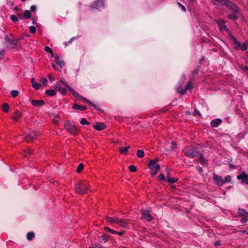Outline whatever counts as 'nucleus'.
I'll return each instance as SVG.
<instances>
[{
  "label": "nucleus",
  "mask_w": 248,
  "mask_h": 248,
  "mask_svg": "<svg viewBox=\"0 0 248 248\" xmlns=\"http://www.w3.org/2000/svg\"><path fill=\"white\" fill-rule=\"evenodd\" d=\"M211 1L214 5L226 6L229 10L233 13V14H239L240 12V8L229 0H211Z\"/></svg>",
  "instance_id": "nucleus-1"
},
{
  "label": "nucleus",
  "mask_w": 248,
  "mask_h": 248,
  "mask_svg": "<svg viewBox=\"0 0 248 248\" xmlns=\"http://www.w3.org/2000/svg\"><path fill=\"white\" fill-rule=\"evenodd\" d=\"M54 90L59 91L61 94H64L67 92V89L73 94V95L77 99L79 97L78 93L74 91L72 88L68 86L63 82L60 81L56 83L54 86Z\"/></svg>",
  "instance_id": "nucleus-2"
},
{
  "label": "nucleus",
  "mask_w": 248,
  "mask_h": 248,
  "mask_svg": "<svg viewBox=\"0 0 248 248\" xmlns=\"http://www.w3.org/2000/svg\"><path fill=\"white\" fill-rule=\"evenodd\" d=\"M76 192L81 195L88 193L90 191L89 185L87 181H82L79 182L75 186Z\"/></svg>",
  "instance_id": "nucleus-3"
},
{
  "label": "nucleus",
  "mask_w": 248,
  "mask_h": 248,
  "mask_svg": "<svg viewBox=\"0 0 248 248\" xmlns=\"http://www.w3.org/2000/svg\"><path fill=\"white\" fill-rule=\"evenodd\" d=\"M231 38L235 45L234 48L235 49L245 51L248 48V40H246L244 44H241V42L238 41L235 37L232 36Z\"/></svg>",
  "instance_id": "nucleus-4"
},
{
  "label": "nucleus",
  "mask_w": 248,
  "mask_h": 248,
  "mask_svg": "<svg viewBox=\"0 0 248 248\" xmlns=\"http://www.w3.org/2000/svg\"><path fill=\"white\" fill-rule=\"evenodd\" d=\"M157 160H151L148 164V168L152 171L151 174L155 176L160 170V166L157 164Z\"/></svg>",
  "instance_id": "nucleus-5"
},
{
  "label": "nucleus",
  "mask_w": 248,
  "mask_h": 248,
  "mask_svg": "<svg viewBox=\"0 0 248 248\" xmlns=\"http://www.w3.org/2000/svg\"><path fill=\"white\" fill-rule=\"evenodd\" d=\"M183 151L186 155L191 158L194 157L197 154L196 149L192 146L185 147Z\"/></svg>",
  "instance_id": "nucleus-6"
},
{
  "label": "nucleus",
  "mask_w": 248,
  "mask_h": 248,
  "mask_svg": "<svg viewBox=\"0 0 248 248\" xmlns=\"http://www.w3.org/2000/svg\"><path fill=\"white\" fill-rule=\"evenodd\" d=\"M105 0H96L92 3L90 8L92 9H103L105 7Z\"/></svg>",
  "instance_id": "nucleus-7"
},
{
  "label": "nucleus",
  "mask_w": 248,
  "mask_h": 248,
  "mask_svg": "<svg viewBox=\"0 0 248 248\" xmlns=\"http://www.w3.org/2000/svg\"><path fill=\"white\" fill-rule=\"evenodd\" d=\"M64 128L67 132L71 134L76 135L78 133V128L74 125L67 122L64 125Z\"/></svg>",
  "instance_id": "nucleus-8"
},
{
  "label": "nucleus",
  "mask_w": 248,
  "mask_h": 248,
  "mask_svg": "<svg viewBox=\"0 0 248 248\" xmlns=\"http://www.w3.org/2000/svg\"><path fill=\"white\" fill-rule=\"evenodd\" d=\"M215 21L218 25L219 29L220 31H226L229 32V30L225 25V22L222 19H218L215 20Z\"/></svg>",
  "instance_id": "nucleus-9"
},
{
  "label": "nucleus",
  "mask_w": 248,
  "mask_h": 248,
  "mask_svg": "<svg viewBox=\"0 0 248 248\" xmlns=\"http://www.w3.org/2000/svg\"><path fill=\"white\" fill-rule=\"evenodd\" d=\"M237 178L241 180L242 184L248 185V174L246 171H242L240 175H237Z\"/></svg>",
  "instance_id": "nucleus-10"
},
{
  "label": "nucleus",
  "mask_w": 248,
  "mask_h": 248,
  "mask_svg": "<svg viewBox=\"0 0 248 248\" xmlns=\"http://www.w3.org/2000/svg\"><path fill=\"white\" fill-rule=\"evenodd\" d=\"M142 218L146 219L148 221H151L153 219L149 211L147 210H142Z\"/></svg>",
  "instance_id": "nucleus-11"
},
{
  "label": "nucleus",
  "mask_w": 248,
  "mask_h": 248,
  "mask_svg": "<svg viewBox=\"0 0 248 248\" xmlns=\"http://www.w3.org/2000/svg\"><path fill=\"white\" fill-rule=\"evenodd\" d=\"M213 178L216 184L217 185L221 186L224 184V180L221 176H219L217 174H214Z\"/></svg>",
  "instance_id": "nucleus-12"
},
{
  "label": "nucleus",
  "mask_w": 248,
  "mask_h": 248,
  "mask_svg": "<svg viewBox=\"0 0 248 248\" xmlns=\"http://www.w3.org/2000/svg\"><path fill=\"white\" fill-rule=\"evenodd\" d=\"M54 62L56 63L59 66H60L61 68H62L64 66L65 63L62 60L60 56L55 55L54 56Z\"/></svg>",
  "instance_id": "nucleus-13"
},
{
  "label": "nucleus",
  "mask_w": 248,
  "mask_h": 248,
  "mask_svg": "<svg viewBox=\"0 0 248 248\" xmlns=\"http://www.w3.org/2000/svg\"><path fill=\"white\" fill-rule=\"evenodd\" d=\"M93 127L98 131H101L106 128V125L102 123H97L93 125Z\"/></svg>",
  "instance_id": "nucleus-14"
},
{
  "label": "nucleus",
  "mask_w": 248,
  "mask_h": 248,
  "mask_svg": "<svg viewBox=\"0 0 248 248\" xmlns=\"http://www.w3.org/2000/svg\"><path fill=\"white\" fill-rule=\"evenodd\" d=\"M45 104V102L43 100H32V105L36 107L42 106Z\"/></svg>",
  "instance_id": "nucleus-15"
},
{
  "label": "nucleus",
  "mask_w": 248,
  "mask_h": 248,
  "mask_svg": "<svg viewBox=\"0 0 248 248\" xmlns=\"http://www.w3.org/2000/svg\"><path fill=\"white\" fill-rule=\"evenodd\" d=\"M222 122V120L220 119H216L211 122V125L212 127H216L218 126Z\"/></svg>",
  "instance_id": "nucleus-16"
},
{
  "label": "nucleus",
  "mask_w": 248,
  "mask_h": 248,
  "mask_svg": "<svg viewBox=\"0 0 248 248\" xmlns=\"http://www.w3.org/2000/svg\"><path fill=\"white\" fill-rule=\"evenodd\" d=\"M117 224L119 225L121 227H123V228H127L128 225V223L126 220L119 218H118Z\"/></svg>",
  "instance_id": "nucleus-17"
},
{
  "label": "nucleus",
  "mask_w": 248,
  "mask_h": 248,
  "mask_svg": "<svg viewBox=\"0 0 248 248\" xmlns=\"http://www.w3.org/2000/svg\"><path fill=\"white\" fill-rule=\"evenodd\" d=\"M106 220L107 222L108 223L113 224V223H116L117 224V222L118 221V218L115 217H106Z\"/></svg>",
  "instance_id": "nucleus-18"
},
{
  "label": "nucleus",
  "mask_w": 248,
  "mask_h": 248,
  "mask_svg": "<svg viewBox=\"0 0 248 248\" xmlns=\"http://www.w3.org/2000/svg\"><path fill=\"white\" fill-rule=\"evenodd\" d=\"M73 108L75 109L85 110L87 109V108L86 106H80L77 104H74L73 106Z\"/></svg>",
  "instance_id": "nucleus-19"
},
{
  "label": "nucleus",
  "mask_w": 248,
  "mask_h": 248,
  "mask_svg": "<svg viewBox=\"0 0 248 248\" xmlns=\"http://www.w3.org/2000/svg\"><path fill=\"white\" fill-rule=\"evenodd\" d=\"M238 214L239 216L242 217L248 216V212L246 210L242 208L239 209Z\"/></svg>",
  "instance_id": "nucleus-20"
},
{
  "label": "nucleus",
  "mask_w": 248,
  "mask_h": 248,
  "mask_svg": "<svg viewBox=\"0 0 248 248\" xmlns=\"http://www.w3.org/2000/svg\"><path fill=\"white\" fill-rule=\"evenodd\" d=\"M21 116L22 115L20 112L16 111L14 113L13 119L15 121H17L21 117Z\"/></svg>",
  "instance_id": "nucleus-21"
},
{
  "label": "nucleus",
  "mask_w": 248,
  "mask_h": 248,
  "mask_svg": "<svg viewBox=\"0 0 248 248\" xmlns=\"http://www.w3.org/2000/svg\"><path fill=\"white\" fill-rule=\"evenodd\" d=\"M199 161L202 165H205L207 164V160L204 159L203 155L202 154H200L199 155Z\"/></svg>",
  "instance_id": "nucleus-22"
},
{
  "label": "nucleus",
  "mask_w": 248,
  "mask_h": 248,
  "mask_svg": "<svg viewBox=\"0 0 248 248\" xmlns=\"http://www.w3.org/2000/svg\"><path fill=\"white\" fill-rule=\"evenodd\" d=\"M45 93L48 96H53L56 94V91L55 90H47L45 91Z\"/></svg>",
  "instance_id": "nucleus-23"
},
{
  "label": "nucleus",
  "mask_w": 248,
  "mask_h": 248,
  "mask_svg": "<svg viewBox=\"0 0 248 248\" xmlns=\"http://www.w3.org/2000/svg\"><path fill=\"white\" fill-rule=\"evenodd\" d=\"M78 98L80 99V98H81V97H79ZM82 99L85 100L86 101V102H87L89 104H90L92 107H93L95 109H97V110L100 109L97 106L92 103L90 101H89L83 97H82Z\"/></svg>",
  "instance_id": "nucleus-24"
},
{
  "label": "nucleus",
  "mask_w": 248,
  "mask_h": 248,
  "mask_svg": "<svg viewBox=\"0 0 248 248\" xmlns=\"http://www.w3.org/2000/svg\"><path fill=\"white\" fill-rule=\"evenodd\" d=\"M130 148V146H128L127 147L122 148L120 149V152L121 154L123 155H126L128 149Z\"/></svg>",
  "instance_id": "nucleus-25"
},
{
  "label": "nucleus",
  "mask_w": 248,
  "mask_h": 248,
  "mask_svg": "<svg viewBox=\"0 0 248 248\" xmlns=\"http://www.w3.org/2000/svg\"><path fill=\"white\" fill-rule=\"evenodd\" d=\"M34 78H32V86L35 89H39L41 85L39 83H34Z\"/></svg>",
  "instance_id": "nucleus-26"
},
{
  "label": "nucleus",
  "mask_w": 248,
  "mask_h": 248,
  "mask_svg": "<svg viewBox=\"0 0 248 248\" xmlns=\"http://www.w3.org/2000/svg\"><path fill=\"white\" fill-rule=\"evenodd\" d=\"M137 155L139 158H142L144 156V153L143 150H138L137 152Z\"/></svg>",
  "instance_id": "nucleus-27"
},
{
  "label": "nucleus",
  "mask_w": 248,
  "mask_h": 248,
  "mask_svg": "<svg viewBox=\"0 0 248 248\" xmlns=\"http://www.w3.org/2000/svg\"><path fill=\"white\" fill-rule=\"evenodd\" d=\"M44 50H45V51H46V52L51 54V57H54V54H53V51H52V49L50 48L49 46H46L45 47Z\"/></svg>",
  "instance_id": "nucleus-28"
},
{
  "label": "nucleus",
  "mask_w": 248,
  "mask_h": 248,
  "mask_svg": "<svg viewBox=\"0 0 248 248\" xmlns=\"http://www.w3.org/2000/svg\"><path fill=\"white\" fill-rule=\"evenodd\" d=\"M178 179L176 177H169V179L167 180V181L170 184L174 183L177 182Z\"/></svg>",
  "instance_id": "nucleus-29"
},
{
  "label": "nucleus",
  "mask_w": 248,
  "mask_h": 248,
  "mask_svg": "<svg viewBox=\"0 0 248 248\" xmlns=\"http://www.w3.org/2000/svg\"><path fill=\"white\" fill-rule=\"evenodd\" d=\"M2 109L5 112H8L9 110V106L7 104L5 103L2 105Z\"/></svg>",
  "instance_id": "nucleus-30"
},
{
  "label": "nucleus",
  "mask_w": 248,
  "mask_h": 248,
  "mask_svg": "<svg viewBox=\"0 0 248 248\" xmlns=\"http://www.w3.org/2000/svg\"><path fill=\"white\" fill-rule=\"evenodd\" d=\"M100 239V242H104L105 243L107 242L108 240V236L106 234L102 235Z\"/></svg>",
  "instance_id": "nucleus-31"
},
{
  "label": "nucleus",
  "mask_w": 248,
  "mask_h": 248,
  "mask_svg": "<svg viewBox=\"0 0 248 248\" xmlns=\"http://www.w3.org/2000/svg\"><path fill=\"white\" fill-rule=\"evenodd\" d=\"M83 168H84V165L82 163H80L78 168H77V172L78 173H80L82 170L83 169Z\"/></svg>",
  "instance_id": "nucleus-32"
},
{
  "label": "nucleus",
  "mask_w": 248,
  "mask_h": 248,
  "mask_svg": "<svg viewBox=\"0 0 248 248\" xmlns=\"http://www.w3.org/2000/svg\"><path fill=\"white\" fill-rule=\"evenodd\" d=\"M11 95L13 97H16L18 95V92L16 90H12L11 92Z\"/></svg>",
  "instance_id": "nucleus-33"
},
{
  "label": "nucleus",
  "mask_w": 248,
  "mask_h": 248,
  "mask_svg": "<svg viewBox=\"0 0 248 248\" xmlns=\"http://www.w3.org/2000/svg\"><path fill=\"white\" fill-rule=\"evenodd\" d=\"M6 39L7 42L9 43L13 44L14 45H16L17 41V40H13L12 39H9L8 37H6Z\"/></svg>",
  "instance_id": "nucleus-34"
},
{
  "label": "nucleus",
  "mask_w": 248,
  "mask_h": 248,
  "mask_svg": "<svg viewBox=\"0 0 248 248\" xmlns=\"http://www.w3.org/2000/svg\"><path fill=\"white\" fill-rule=\"evenodd\" d=\"M104 229L105 231H107V232H108L111 233H112V234H113V233L114 234V232H116L115 231H114L112 229H111L107 227H105L104 228Z\"/></svg>",
  "instance_id": "nucleus-35"
},
{
  "label": "nucleus",
  "mask_w": 248,
  "mask_h": 248,
  "mask_svg": "<svg viewBox=\"0 0 248 248\" xmlns=\"http://www.w3.org/2000/svg\"><path fill=\"white\" fill-rule=\"evenodd\" d=\"M128 169L130 171L132 172H135L137 170L136 167L134 165H130Z\"/></svg>",
  "instance_id": "nucleus-36"
},
{
  "label": "nucleus",
  "mask_w": 248,
  "mask_h": 248,
  "mask_svg": "<svg viewBox=\"0 0 248 248\" xmlns=\"http://www.w3.org/2000/svg\"><path fill=\"white\" fill-rule=\"evenodd\" d=\"M231 180H232L231 176L230 175H227V176H226V177L225 178V179L224 180V184L225 183L231 182Z\"/></svg>",
  "instance_id": "nucleus-37"
},
{
  "label": "nucleus",
  "mask_w": 248,
  "mask_h": 248,
  "mask_svg": "<svg viewBox=\"0 0 248 248\" xmlns=\"http://www.w3.org/2000/svg\"><path fill=\"white\" fill-rule=\"evenodd\" d=\"M177 91L180 94L183 95L186 93V90L185 89L179 88L177 89Z\"/></svg>",
  "instance_id": "nucleus-38"
},
{
  "label": "nucleus",
  "mask_w": 248,
  "mask_h": 248,
  "mask_svg": "<svg viewBox=\"0 0 248 248\" xmlns=\"http://www.w3.org/2000/svg\"><path fill=\"white\" fill-rule=\"evenodd\" d=\"M80 124L82 125L89 124L90 123L85 118H82L80 120Z\"/></svg>",
  "instance_id": "nucleus-39"
},
{
  "label": "nucleus",
  "mask_w": 248,
  "mask_h": 248,
  "mask_svg": "<svg viewBox=\"0 0 248 248\" xmlns=\"http://www.w3.org/2000/svg\"><path fill=\"white\" fill-rule=\"evenodd\" d=\"M192 84L190 82L188 83L185 86V89L186 91L187 90L192 89Z\"/></svg>",
  "instance_id": "nucleus-40"
},
{
  "label": "nucleus",
  "mask_w": 248,
  "mask_h": 248,
  "mask_svg": "<svg viewBox=\"0 0 248 248\" xmlns=\"http://www.w3.org/2000/svg\"><path fill=\"white\" fill-rule=\"evenodd\" d=\"M178 4L179 7L181 8V10L182 11L185 12V11H186V9L185 7L183 5L181 4L180 2H178Z\"/></svg>",
  "instance_id": "nucleus-41"
},
{
  "label": "nucleus",
  "mask_w": 248,
  "mask_h": 248,
  "mask_svg": "<svg viewBox=\"0 0 248 248\" xmlns=\"http://www.w3.org/2000/svg\"><path fill=\"white\" fill-rule=\"evenodd\" d=\"M41 81L44 85H46L47 82V80L46 78H42Z\"/></svg>",
  "instance_id": "nucleus-42"
},
{
  "label": "nucleus",
  "mask_w": 248,
  "mask_h": 248,
  "mask_svg": "<svg viewBox=\"0 0 248 248\" xmlns=\"http://www.w3.org/2000/svg\"><path fill=\"white\" fill-rule=\"evenodd\" d=\"M89 248H105L103 247L102 246H100V245H93L92 246H91V247H90Z\"/></svg>",
  "instance_id": "nucleus-43"
},
{
  "label": "nucleus",
  "mask_w": 248,
  "mask_h": 248,
  "mask_svg": "<svg viewBox=\"0 0 248 248\" xmlns=\"http://www.w3.org/2000/svg\"><path fill=\"white\" fill-rule=\"evenodd\" d=\"M48 79L50 81H51V82H53L55 80V78L54 77V76L52 75H49L48 77Z\"/></svg>",
  "instance_id": "nucleus-44"
},
{
  "label": "nucleus",
  "mask_w": 248,
  "mask_h": 248,
  "mask_svg": "<svg viewBox=\"0 0 248 248\" xmlns=\"http://www.w3.org/2000/svg\"><path fill=\"white\" fill-rule=\"evenodd\" d=\"M159 179L160 180H165V177L163 174H160L158 176Z\"/></svg>",
  "instance_id": "nucleus-45"
},
{
  "label": "nucleus",
  "mask_w": 248,
  "mask_h": 248,
  "mask_svg": "<svg viewBox=\"0 0 248 248\" xmlns=\"http://www.w3.org/2000/svg\"><path fill=\"white\" fill-rule=\"evenodd\" d=\"M248 220L247 217H243V218L241 220V222L242 223H244L246 222Z\"/></svg>",
  "instance_id": "nucleus-46"
},
{
  "label": "nucleus",
  "mask_w": 248,
  "mask_h": 248,
  "mask_svg": "<svg viewBox=\"0 0 248 248\" xmlns=\"http://www.w3.org/2000/svg\"><path fill=\"white\" fill-rule=\"evenodd\" d=\"M11 20L14 22L18 21V19L17 16H11Z\"/></svg>",
  "instance_id": "nucleus-47"
},
{
  "label": "nucleus",
  "mask_w": 248,
  "mask_h": 248,
  "mask_svg": "<svg viewBox=\"0 0 248 248\" xmlns=\"http://www.w3.org/2000/svg\"><path fill=\"white\" fill-rule=\"evenodd\" d=\"M171 144L172 145V149H174L176 147V143L174 141H172L171 142Z\"/></svg>",
  "instance_id": "nucleus-48"
},
{
  "label": "nucleus",
  "mask_w": 248,
  "mask_h": 248,
  "mask_svg": "<svg viewBox=\"0 0 248 248\" xmlns=\"http://www.w3.org/2000/svg\"><path fill=\"white\" fill-rule=\"evenodd\" d=\"M166 170H167V179H168L169 177H170V171L169 169L168 168H166Z\"/></svg>",
  "instance_id": "nucleus-49"
},
{
  "label": "nucleus",
  "mask_w": 248,
  "mask_h": 248,
  "mask_svg": "<svg viewBox=\"0 0 248 248\" xmlns=\"http://www.w3.org/2000/svg\"><path fill=\"white\" fill-rule=\"evenodd\" d=\"M114 234H117L119 235V236H122L124 234V232L116 231V232H114Z\"/></svg>",
  "instance_id": "nucleus-50"
},
{
  "label": "nucleus",
  "mask_w": 248,
  "mask_h": 248,
  "mask_svg": "<svg viewBox=\"0 0 248 248\" xmlns=\"http://www.w3.org/2000/svg\"><path fill=\"white\" fill-rule=\"evenodd\" d=\"M5 51L2 50L0 51V60L2 58V57L4 55Z\"/></svg>",
  "instance_id": "nucleus-51"
},
{
  "label": "nucleus",
  "mask_w": 248,
  "mask_h": 248,
  "mask_svg": "<svg viewBox=\"0 0 248 248\" xmlns=\"http://www.w3.org/2000/svg\"><path fill=\"white\" fill-rule=\"evenodd\" d=\"M36 10V7L34 5H32V13H34L33 14H35V12Z\"/></svg>",
  "instance_id": "nucleus-52"
},
{
  "label": "nucleus",
  "mask_w": 248,
  "mask_h": 248,
  "mask_svg": "<svg viewBox=\"0 0 248 248\" xmlns=\"http://www.w3.org/2000/svg\"><path fill=\"white\" fill-rule=\"evenodd\" d=\"M200 113H199V111L197 110V109H196L194 110V111L193 112V115L195 116L197 114H199Z\"/></svg>",
  "instance_id": "nucleus-53"
},
{
  "label": "nucleus",
  "mask_w": 248,
  "mask_h": 248,
  "mask_svg": "<svg viewBox=\"0 0 248 248\" xmlns=\"http://www.w3.org/2000/svg\"><path fill=\"white\" fill-rule=\"evenodd\" d=\"M27 239L29 240H31V232H28L27 234Z\"/></svg>",
  "instance_id": "nucleus-54"
},
{
  "label": "nucleus",
  "mask_w": 248,
  "mask_h": 248,
  "mask_svg": "<svg viewBox=\"0 0 248 248\" xmlns=\"http://www.w3.org/2000/svg\"><path fill=\"white\" fill-rule=\"evenodd\" d=\"M24 16H31V15H30V12H29V11H25Z\"/></svg>",
  "instance_id": "nucleus-55"
},
{
  "label": "nucleus",
  "mask_w": 248,
  "mask_h": 248,
  "mask_svg": "<svg viewBox=\"0 0 248 248\" xmlns=\"http://www.w3.org/2000/svg\"><path fill=\"white\" fill-rule=\"evenodd\" d=\"M36 28L32 26V34L34 33L36 31Z\"/></svg>",
  "instance_id": "nucleus-56"
},
{
  "label": "nucleus",
  "mask_w": 248,
  "mask_h": 248,
  "mask_svg": "<svg viewBox=\"0 0 248 248\" xmlns=\"http://www.w3.org/2000/svg\"><path fill=\"white\" fill-rule=\"evenodd\" d=\"M52 66L54 70H57V67L54 64L52 63Z\"/></svg>",
  "instance_id": "nucleus-57"
},
{
  "label": "nucleus",
  "mask_w": 248,
  "mask_h": 248,
  "mask_svg": "<svg viewBox=\"0 0 248 248\" xmlns=\"http://www.w3.org/2000/svg\"><path fill=\"white\" fill-rule=\"evenodd\" d=\"M230 17H231V18L233 20H235V19H237V16H229Z\"/></svg>",
  "instance_id": "nucleus-58"
},
{
  "label": "nucleus",
  "mask_w": 248,
  "mask_h": 248,
  "mask_svg": "<svg viewBox=\"0 0 248 248\" xmlns=\"http://www.w3.org/2000/svg\"><path fill=\"white\" fill-rule=\"evenodd\" d=\"M37 31L38 32L39 34H41L42 33V31L41 30H40V29L38 28L37 29Z\"/></svg>",
  "instance_id": "nucleus-59"
},
{
  "label": "nucleus",
  "mask_w": 248,
  "mask_h": 248,
  "mask_svg": "<svg viewBox=\"0 0 248 248\" xmlns=\"http://www.w3.org/2000/svg\"><path fill=\"white\" fill-rule=\"evenodd\" d=\"M215 245L216 246H219V245H220V242H216L215 243Z\"/></svg>",
  "instance_id": "nucleus-60"
},
{
  "label": "nucleus",
  "mask_w": 248,
  "mask_h": 248,
  "mask_svg": "<svg viewBox=\"0 0 248 248\" xmlns=\"http://www.w3.org/2000/svg\"><path fill=\"white\" fill-rule=\"evenodd\" d=\"M25 36H29V35H26L25 34L22 36V39H24Z\"/></svg>",
  "instance_id": "nucleus-61"
},
{
  "label": "nucleus",
  "mask_w": 248,
  "mask_h": 248,
  "mask_svg": "<svg viewBox=\"0 0 248 248\" xmlns=\"http://www.w3.org/2000/svg\"><path fill=\"white\" fill-rule=\"evenodd\" d=\"M35 234L33 232H32V239L34 237Z\"/></svg>",
  "instance_id": "nucleus-62"
},
{
  "label": "nucleus",
  "mask_w": 248,
  "mask_h": 248,
  "mask_svg": "<svg viewBox=\"0 0 248 248\" xmlns=\"http://www.w3.org/2000/svg\"><path fill=\"white\" fill-rule=\"evenodd\" d=\"M245 69L248 71V66H245Z\"/></svg>",
  "instance_id": "nucleus-63"
},
{
  "label": "nucleus",
  "mask_w": 248,
  "mask_h": 248,
  "mask_svg": "<svg viewBox=\"0 0 248 248\" xmlns=\"http://www.w3.org/2000/svg\"><path fill=\"white\" fill-rule=\"evenodd\" d=\"M229 16H233V15L232 14H230Z\"/></svg>",
  "instance_id": "nucleus-64"
}]
</instances>
